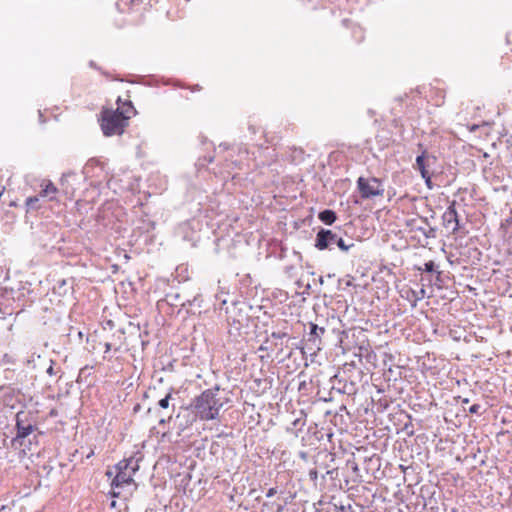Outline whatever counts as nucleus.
Segmentation results:
<instances>
[{
    "label": "nucleus",
    "mask_w": 512,
    "mask_h": 512,
    "mask_svg": "<svg viewBox=\"0 0 512 512\" xmlns=\"http://www.w3.org/2000/svg\"><path fill=\"white\" fill-rule=\"evenodd\" d=\"M346 467L348 470L351 471V474L349 475L350 480L353 483H361L362 482V475L360 474V468L358 466V463L355 461V458H349L346 461Z\"/></svg>",
    "instance_id": "4468645a"
},
{
    "label": "nucleus",
    "mask_w": 512,
    "mask_h": 512,
    "mask_svg": "<svg viewBox=\"0 0 512 512\" xmlns=\"http://www.w3.org/2000/svg\"><path fill=\"white\" fill-rule=\"evenodd\" d=\"M415 294H416V302L418 303L419 301H421L422 299L425 298L426 290L424 289V287L415 289Z\"/></svg>",
    "instance_id": "c85d7f7f"
},
{
    "label": "nucleus",
    "mask_w": 512,
    "mask_h": 512,
    "mask_svg": "<svg viewBox=\"0 0 512 512\" xmlns=\"http://www.w3.org/2000/svg\"><path fill=\"white\" fill-rule=\"evenodd\" d=\"M54 364L55 362L53 360H50V366L47 368L46 370V373L49 375V376H54L56 375V371L54 370Z\"/></svg>",
    "instance_id": "2f4dec72"
},
{
    "label": "nucleus",
    "mask_w": 512,
    "mask_h": 512,
    "mask_svg": "<svg viewBox=\"0 0 512 512\" xmlns=\"http://www.w3.org/2000/svg\"><path fill=\"white\" fill-rule=\"evenodd\" d=\"M201 229L200 221L193 218L182 223L179 226V233L182 235L183 239L191 242L193 245L198 241L199 236L198 232Z\"/></svg>",
    "instance_id": "1a4fd4ad"
},
{
    "label": "nucleus",
    "mask_w": 512,
    "mask_h": 512,
    "mask_svg": "<svg viewBox=\"0 0 512 512\" xmlns=\"http://www.w3.org/2000/svg\"><path fill=\"white\" fill-rule=\"evenodd\" d=\"M409 226L412 231L420 232L426 239L436 238L437 229L429 224L427 218L412 219Z\"/></svg>",
    "instance_id": "9b49d317"
},
{
    "label": "nucleus",
    "mask_w": 512,
    "mask_h": 512,
    "mask_svg": "<svg viewBox=\"0 0 512 512\" xmlns=\"http://www.w3.org/2000/svg\"><path fill=\"white\" fill-rule=\"evenodd\" d=\"M308 476L311 482H313L314 485H317L318 481V471L317 469H311L308 472Z\"/></svg>",
    "instance_id": "c756f323"
},
{
    "label": "nucleus",
    "mask_w": 512,
    "mask_h": 512,
    "mask_svg": "<svg viewBox=\"0 0 512 512\" xmlns=\"http://www.w3.org/2000/svg\"><path fill=\"white\" fill-rule=\"evenodd\" d=\"M213 159L214 158L212 156H209L208 158L207 157L204 158V160L207 161L208 163L213 162Z\"/></svg>",
    "instance_id": "a19ab883"
},
{
    "label": "nucleus",
    "mask_w": 512,
    "mask_h": 512,
    "mask_svg": "<svg viewBox=\"0 0 512 512\" xmlns=\"http://www.w3.org/2000/svg\"><path fill=\"white\" fill-rule=\"evenodd\" d=\"M298 348L301 350L302 354H304V353H305V352H304V349H305V347H304V346H302V345H301V346H299Z\"/></svg>",
    "instance_id": "a18cd8bd"
},
{
    "label": "nucleus",
    "mask_w": 512,
    "mask_h": 512,
    "mask_svg": "<svg viewBox=\"0 0 512 512\" xmlns=\"http://www.w3.org/2000/svg\"><path fill=\"white\" fill-rule=\"evenodd\" d=\"M322 454L325 456V458H329L331 462L334 461V454L328 452H323Z\"/></svg>",
    "instance_id": "e433bc0d"
},
{
    "label": "nucleus",
    "mask_w": 512,
    "mask_h": 512,
    "mask_svg": "<svg viewBox=\"0 0 512 512\" xmlns=\"http://www.w3.org/2000/svg\"><path fill=\"white\" fill-rule=\"evenodd\" d=\"M298 456H299V458H300V459H302L303 461H307V460H308V457H309V455H308V453H307L306 451H300V452L298 453Z\"/></svg>",
    "instance_id": "f704fd0d"
},
{
    "label": "nucleus",
    "mask_w": 512,
    "mask_h": 512,
    "mask_svg": "<svg viewBox=\"0 0 512 512\" xmlns=\"http://www.w3.org/2000/svg\"><path fill=\"white\" fill-rule=\"evenodd\" d=\"M435 162L436 157L429 154L426 149H422L421 154L416 157L415 167L423 175V172H431L429 168Z\"/></svg>",
    "instance_id": "f8f14e48"
},
{
    "label": "nucleus",
    "mask_w": 512,
    "mask_h": 512,
    "mask_svg": "<svg viewBox=\"0 0 512 512\" xmlns=\"http://www.w3.org/2000/svg\"><path fill=\"white\" fill-rule=\"evenodd\" d=\"M324 327H319L313 322H309V332L305 336L306 347L309 350H320L322 336L325 333Z\"/></svg>",
    "instance_id": "9d476101"
},
{
    "label": "nucleus",
    "mask_w": 512,
    "mask_h": 512,
    "mask_svg": "<svg viewBox=\"0 0 512 512\" xmlns=\"http://www.w3.org/2000/svg\"><path fill=\"white\" fill-rule=\"evenodd\" d=\"M219 391L220 386L215 385L202 391L192 400L190 409L197 419L207 422L219 418L220 411L224 406V402L218 397Z\"/></svg>",
    "instance_id": "f257e3e1"
},
{
    "label": "nucleus",
    "mask_w": 512,
    "mask_h": 512,
    "mask_svg": "<svg viewBox=\"0 0 512 512\" xmlns=\"http://www.w3.org/2000/svg\"><path fill=\"white\" fill-rule=\"evenodd\" d=\"M419 272H426L429 274H435V285L442 287V271L439 270V266L432 260L427 261L423 266L416 267Z\"/></svg>",
    "instance_id": "ddd939ff"
},
{
    "label": "nucleus",
    "mask_w": 512,
    "mask_h": 512,
    "mask_svg": "<svg viewBox=\"0 0 512 512\" xmlns=\"http://www.w3.org/2000/svg\"><path fill=\"white\" fill-rule=\"evenodd\" d=\"M276 493H277V489L275 487H271L268 489V491L266 493V497L267 498L273 497Z\"/></svg>",
    "instance_id": "72a5a7b5"
},
{
    "label": "nucleus",
    "mask_w": 512,
    "mask_h": 512,
    "mask_svg": "<svg viewBox=\"0 0 512 512\" xmlns=\"http://www.w3.org/2000/svg\"><path fill=\"white\" fill-rule=\"evenodd\" d=\"M240 154L244 153L246 156L248 155V151L247 150H243V151H239Z\"/></svg>",
    "instance_id": "49530a36"
},
{
    "label": "nucleus",
    "mask_w": 512,
    "mask_h": 512,
    "mask_svg": "<svg viewBox=\"0 0 512 512\" xmlns=\"http://www.w3.org/2000/svg\"><path fill=\"white\" fill-rule=\"evenodd\" d=\"M38 201H39V197L38 196L28 197L26 199V206H27V208L28 209H36Z\"/></svg>",
    "instance_id": "b1692460"
},
{
    "label": "nucleus",
    "mask_w": 512,
    "mask_h": 512,
    "mask_svg": "<svg viewBox=\"0 0 512 512\" xmlns=\"http://www.w3.org/2000/svg\"><path fill=\"white\" fill-rule=\"evenodd\" d=\"M117 104V109H120V112L123 113L124 116H128V120L136 114V110L130 100L124 101L121 104V98H118Z\"/></svg>",
    "instance_id": "a211bd4d"
},
{
    "label": "nucleus",
    "mask_w": 512,
    "mask_h": 512,
    "mask_svg": "<svg viewBox=\"0 0 512 512\" xmlns=\"http://www.w3.org/2000/svg\"><path fill=\"white\" fill-rule=\"evenodd\" d=\"M400 296L401 298L407 300L411 307L412 308H415L417 306V302H416V294H415V289L408 286V285H404L401 289H400Z\"/></svg>",
    "instance_id": "f3484780"
},
{
    "label": "nucleus",
    "mask_w": 512,
    "mask_h": 512,
    "mask_svg": "<svg viewBox=\"0 0 512 512\" xmlns=\"http://www.w3.org/2000/svg\"><path fill=\"white\" fill-rule=\"evenodd\" d=\"M480 409H481V405L480 404H473L472 406H470L469 412L471 414H478Z\"/></svg>",
    "instance_id": "473e14b6"
},
{
    "label": "nucleus",
    "mask_w": 512,
    "mask_h": 512,
    "mask_svg": "<svg viewBox=\"0 0 512 512\" xmlns=\"http://www.w3.org/2000/svg\"><path fill=\"white\" fill-rule=\"evenodd\" d=\"M267 343H268V340H266L264 343H262L259 346L258 351H267L269 349V347L267 346Z\"/></svg>",
    "instance_id": "c9c22d12"
},
{
    "label": "nucleus",
    "mask_w": 512,
    "mask_h": 512,
    "mask_svg": "<svg viewBox=\"0 0 512 512\" xmlns=\"http://www.w3.org/2000/svg\"><path fill=\"white\" fill-rule=\"evenodd\" d=\"M4 191H5V188H4V187H1V188H0V197L4 194Z\"/></svg>",
    "instance_id": "79ce46f5"
},
{
    "label": "nucleus",
    "mask_w": 512,
    "mask_h": 512,
    "mask_svg": "<svg viewBox=\"0 0 512 512\" xmlns=\"http://www.w3.org/2000/svg\"><path fill=\"white\" fill-rule=\"evenodd\" d=\"M357 188L362 199H370L377 196H383L384 186L382 180L376 177H359Z\"/></svg>",
    "instance_id": "20e7f679"
},
{
    "label": "nucleus",
    "mask_w": 512,
    "mask_h": 512,
    "mask_svg": "<svg viewBox=\"0 0 512 512\" xmlns=\"http://www.w3.org/2000/svg\"><path fill=\"white\" fill-rule=\"evenodd\" d=\"M100 165V162L99 160L95 159V158H91L87 161V163L85 164L84 168H83V174L85 175V177H91L93 176V173H92V169L95 168V167H98Z\"/></svg>",
    "instance_id": "aec40b11"
},
{
    "label": "nucleus",
    "mask_w": 512,
    "mask_h": 512,
    "mask_svg": "<svg viewBox=\"0 0 512 512\" xmlns=\"http://www.w3.org/2000/svg\"><path fill=\"white\" fill-rule=\"evenodd\" d=\"M306 418L307 414L304 412V410H300L299 416L292 421L291 427H288L287 431L294 433L297 436L298 432L301 431L306 425Z\"/></svg>",
    "instance_id": "dca6fc26"
},
{
    "label": "nucleus",
    "mask_w": 512,
    "mask_h": 512,
    "mask_svg": "<svg viewBox=\"0 0 512 512\" xmlns=\"http://www.w3.org/2000/svg\"><path fill=\"white\" fill-rule=\"evenodd\" d=\"M468 402H469V399H468V398H463V399H462V403L467 404Z\"/></svg>",
    "instance_id": "37998d69"
},
{
    "label": "nucleus",
    "mask_w": 512,
    "mask_h": 512,
    "mask_svg": "<svg viewBox=\"0 0 512 512\" xmlns=\"http://www.w3.org/2000/svg\"><path fill=\"white\" fill-rule=\"evenodd\" d=\"M171 398V393H168L164 398L158 401V406L162 409H167L169 407V401Z\"/></svg>",
    "instance_id": "393cba45"
},
{
    "label": "nucleus",
    "mask_w": 512,
    "mask_h": 512,
    "mask_svg": "<svg viewBox=\"0 0 512 512\" xmlns=\"http://www.w3.org/2000/svg\"><path fill=\"white\" fill-rule=\"evenodd\" d=\"M219 148L223 149V150H227V149H229V146L227 144H225V143H222V144L219 145Z\"/></svg>",
    "instance_id": "ea45409f"
},
{
    "label": "nucleus",
    "mask_w": 512,
    "mask_h": 512,
    "mask_svg": "<svg viewBox=\"0 0 512 512\" xmlns=\"http://www.w3.org/2000/svg\"><path fill=\"white\" fill-rule=\"evenodd\" d=\"M149 226H150V227H149V228H147V231H149V230H150V228H151V229H153V228H154V223H149Z\"/></svg>",
    "instance_id": "c03bdc74"
},
{
    "label": "nucleus",
    "mask_w": 512,
    "mask_h": 512,
    "mask_svg": "<svg viewBox=\"0 0 512 512\" xmlns=\"http://www.w3.org/2000/svg\"><path fill=\"white\" fill-rule=\"evenodd\" d=\"M337 246L341 251L347 252L351 247L354 246V243L350 241L347 243L338 233L333 232L329 229L321 228L315 238V247L322 250H332Z\"/></svg>",
    "instance_id": "7ed1b4c3"
},
{
    "label": "nucleus",
    "mask_w": 512,
    "mask_h": 512,
    "mask_svg": "<svg viewBox=\"0 0 512 512\" xmlns=\"http://www.w3.org/2000/svg\"><path fill=\"white\" fill-rule=\"evenodd\" d=\"M242 165H243L242 160H240V161H233V160L226 159L225 160V172L228 174V176L231 175V177L234 178L235 175L231 173V170H233L234 168L241 169Z\"/></svg>",
    "instance_id": "412c9836"
},
{
    "label": "nucleus",
    "mask_w": 512,
    "mask_h": 512,
    "mask_svg": "<svg viewBox=\"0 0 512 512\" xmlns=\"http://www.w3.org/2000/svg\"><path fill=\"white\" fill-rule=\"evenodd\" d=\"M249 130H251L253 133H255V128L253 126H249Z\"/></svg>",
    "instance_id": "09e8293b"
},
{
    "label": "nucleus",
    "mask_w": 512,
    "mask_h": 512,
    "mask_svg": "<svg viewBox=\"0 0 512 512\" xmlns=\"http://www.w3.org/2000/svg\"><path fill=\"white\" fill-rule=\"evenodd\" d=\"M16 436L12 439V444L20 442L29 436L36 428L35 421L29 413L20 411L16 414Z\"/></svg>",
    "instance_id": "39448f33"
},
{
    "label": "nucleus",
    "mask_w": 512,
    "mask_h": 512,
    "mask_svg": "<svg viewBox=\"0 0 512 512\" xmlns=\"http://www.w3.org/2000/svg\"><path fill=\"white\" fill-rule=\"evenodd\" d=\"M226 293L221 290L219 293H217L215 295V299L216 301H219L220 304H219V308L222 309V307L227 303V299L225 297H223Z\"/></svg>",
    "instance_id": "a878e982"
},
{
    "label": "nucleus",
    "mask_w": 512,
    "mask_h": 512,
    "mask_svg": "<svg viewBox=\"0 0 512 512\" xmlns=\"http://www.w3.org/2000/svg\"><path fill=\"white\" fill-rule=\"evenodd\" d=\"M120 462L129 463V465H127V470L132 475H134L135 472L139 469V464H138L139 459H137L135 457H130L128 459L121 460Z\"/></svg>",
    "instance_id": "5701e85b"
},
{
    "label": "nucleus",
    "mask_w": 512,
    "mask_h": 512,
    "mask_svg": "<svg viewBox=\"0 0 512 512\" xmlns=\"http://www.w3.org/2000/svg\"><path fill=\"white\" fill-rule=\"evenodd\" d=\"M338 475V471L336 468L328 469L325 473V475H322V478L324 479L325 476H329L331 479H333L335 476Z\"/></svg>",
    "instance_id": "7c9ffc66"
},
{
    "label": "nucleus",
    "mask_w": 512,
    "mask_h": 512,
    "mask_svg": "<svg viewBox=\"0 0 512 512\" xmlns=\"http://www.w3.org/2000/svg\"><path fill=\"white\" fill-rule=\"evenodd\" d=\"M421 177L424 179L426 186L431 189L432 188V173L431 172H423Z\"/></svg>",
    "instance_id": "cd10ccee"
},
{
    "label": "nucleus",
    "mask_w": 512,
    "mask_h": 512,
    "mask_svg": "<svg viewBox=\"0 0 512 512\" xmlns=\"http://www.w3.org/2000/svg\"><path fill=\"white\" fill-rule=\"evenodd\" d=\"M332 390L339 394L354 395L357 392V383L350 379L347 371L343 370L331 377Z\"/></svg>",
    "instance_id": "0eeeda50"
},
{
    "label": "nucleus",
    "mask_w": 512,
    "mask_h": 512,
    "mask_svg": "<svg viewBox=\"0 0 512 512\" xmlns=\"http://www.w3.org/2000/svg\"><path fill=\"white\" fill-rule=\"evenodd\" d=\"M271 337L273 339H277V340H283L284 338H289L288 333H286L284 331H273L271 333Z\"/></svg>",
    "instance_id": "bb28decb"
},
{
    "label": "nucleus",
    "mask_w": 512,
    "mask_h": 512,
    "mask_svg": "<svg viewBox=\"0 0 512 512\" xmlns=\"http://www.w3.org/2000/svg\"><path fill=\"white\" fill-rule=\"evenodd\" d=\"M90 66H91V67H95V65H94V62H93V61H91V62H90Z\"/></svg>",
    "instance_id": "8fccbe9b"
},
{
    "label": "nucleus",
    "mask_w": 512,
    "mask_h": 512,
    "mask_svg": "<svg viewBox=\"0 0 512 512\" xmlns=\"http://www.w3.org/2000/svg\"><path fill=\"white\" fill-rule=\"evenodd\" d=\"M57 188L56 186L51 182L48 181L42 188V191L40 193L41 196L47 197L50 196V199H53L54 197L51 195L56 194Z\"/></svg>",
    "instance_id": "4be33fe9"
},
{
    "label": "nucleus",
    "mask_w": 512,
    "mask_h": 512,
    "mask_svg": "<svg viewBox=\"0 0 512 512\" xmlns=\"http://www.w3.org/2000/svg\"><path fill=\"white\" fill-rule=\"evenodd\" d=\"M228 334L233 337L240 335L243 324L242 320L233 316L227 317Z\"/></svg>",
    "instance_id": "2eb2a0df"
},
{
    "label": "nucleus",
    "mask_w": 512,
    "mask_h": 512,
    "mask_svg": "<svg viewBox=\"0 0 512 512\" xmlns=\"http://www.w3.org/2000/svg\"><path fill=\"white\" fill-rule=\"evenodd\" d=\"M101 130L107 137L122 135L128 126V116H124L120 109L104 110L101 114Z\"/></svg>",
    "instance_id": "f03ea898"
},
{
    "label": "nucleus",
    "mask_w": 512,
    "mask_h": 512,
    "mask_svg": "<svg viewBox=\"0 0 512 512\" xmlns=\"http://www.w3.org/2000/svg\"><path fill=\"white\" fill-rule=\"evenodd\" d=\"M127 465H129V463L119 462L115 466L117 472L115 477L112 479L111 491L109 492L113 497H118L120 495V488L124 487L125 485H131L133 483L134 475L128 472Z\"/></svg>",
    "instance_id": "423d86ee"
},
{
    "label": "nucleus",
    "mask_w": 512,
    "mask_h": 512,
    "mask_svg": "<svg viewBox=\"0 0 512 512\" xmlns=\"http://www.w3.org/2000/svg\"><path fill=\"white\" fill-rule=\"evenodd\" d=\"M340 510H341L342 512H344V506H341V507H340Z\"/></svg>",
    "instance_id": "3c124183"
},
{
    "label": "nucleus",
    "mask_w": 512,
    "mask_h": 512,
    "mask_svg": "<svg viewBox=\"0 0 512 512\" xmlns=\"http://www.w3.org/2000/svg\"><path fill=\"white\" fill-rule=\"evenodd\" d=\"M165 422H166V420H165L164 418H161V419L159 420V424H164Z\"/></svg>",
    "instance_id": "de8ad7c7"
},
{
    "label": "nucleus",
    "mask_w": 512,
    "mask_h": 512,
    "mask_svg": "<svg viewBox=\"0 0 512 512\" xmlns=\"http://www.w3.org/2000/svg\"><path fill=\"white\" fill-rule=\"evenodd\" d=\"M38 114H39V122H40L41 124L45 123V121H46V120H45V118H44L43 113H42V111H41V110H38Z\"/></svg>",
    "instance_id": "4c0bfd02"
},
{
    "label": "nucleus",
    "mask_w": 512,
    "mask_h": 512,
    "mask_svg": "<svg viewBox=\"0 0 512 512\" xmlns=\"http://www.w3.org/2000/svg\"><path fill=\"white\" fill-rule=\"evenodd\" d=\"M456 204L457 203L455 200L450 202V204L442 214L443 226L452 234H455L460 230L459 215L456 210Z\"/></svg>",
    "instance_id": "6e6552de"
},
{
    "label": "nucleus",
    "mask_w": 512,
    "mask_h": 512,
    "mask_svg": "<svg viewBox=\"0 0 512 512\" xmlns=\"http://www.w3.org/2000/svg\"><path fill=\"white\" fill-rule=\"evenodd\" d=\"M319 220L325 225H332L336 219V213L331 209H325L318 214Z\"/></svg>",
    "instance_id": "6ab92c4d"
},
{
    "label": "nucleus",
    "mask_w": 512,
    "mask_h": 512,
    "mask_svg": "<svg viewBox=\"0 0 512 512\" xmlns=\"http://www.w3.org/2000/svg\"><path fill=\"white\" fill-rule=\"evenodd\" d=\"M111 344L110 343H105V353L109 352L111 350Z\"/></svg>",
    "instance_id": "58836bf2"
}]
</instances>
